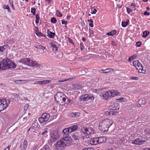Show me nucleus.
Returning a JSON list of instances; mask_svg holds the SVG:
<instances>
[{
	"instance_id": "11",
	"label": "nucleus",
	"mask_w": 150,
	"mask_h": 150,
	"mask_svg": "<svg viewBox=\"0 0 150 150\" xmlns=\"http://www.w3.org/2000/svg\"><path fill=\"white\" fill-rule=\"evenodd\" d=\"M51 138L54 141H55L60 137V135L57 130H53L51 133Z\"/></svg>"
},
{
	"instance_id": "56",
	"label": "nucleus",
	"mask_w": 150,
	"mask_h": 150,
	"mask_svg": "<svg viewBox=\"0 0 150 150\" xmlns=\"http://www.w3.org/2000/svg\"><path fill=\"white\" fill-rule=\"evenodd\" d=\"M144 14L145 16H149L150 15V13L148 12L147 11H145L144 12Z\"/></svg>"
},
{
	"instance_id": "36",
	"label": "nucleus",
	"mask_w": 150,
	"mask_h": 150,
	"mask_svg": "<svg viewBox=\"0 0 150 150\" xmlns=\"http://www.w3.org/2000/svg\"><path fill=\"white\" fill-rule=\"evenodd\" d=\"M35 17L36 18V20L35 21V23H36L37 24L39 23V20L40 19V17L39 15L38 14H37L36 15Z\"/></svg>"
},
{
	"instance_id": "41",
	"label": "nucleus",
	"mask_w": 150,
	"mask_h": 150,
	"mask_svg": "<svg viewBox=\"0 0 150 150\" xmlns=\"http://www.w3.org/2000/svg\"><path fill=\"white\" fill-rule=\"evenodd\" d=\"M31 11L33 15H35L36 9L35 8H32Z\"/></svg>"
},
{
	"instance_id": "9",
	"label": "nucleus",
	"mask_w": 150,
	"mask_h": 150,
	"mask_svg": "<svg viewBox=\"0 0 150 150\" xmlns=\"http://www.w3.org/2000/svg\"><path fill=\"white\" fill-rule=\"evenodd\" d=\"M94 97L91 94H86L81 96L80 97V99L81 101H86L90 99L94 100Z\"/></svg>"
},
{
	"instance_id": "59",
	"label": "nucleus",
	"mask_w": 150,
	"mask_h": 150,
	"mask_svg": "<svg viewBox=\"0 0 150 150\" xmlns=\"http://www.w3.org/2000/svg\"><path fill=\"white\" fill-rule=\"evenodd\" d=\"M28 106L27 105H25L24 107V110L25 111H26V110L28 109Z\"/></svg>"
},
{
	"instance_id": "13",
	"label": "nucleus",
	"mask_w": 150,
	"mask_h": 150,
	"mask_svg": "<svg viewBox=\"0 0 150 150\" xmlns=\"http://www.w3.org/2000/svg\"><path fill=\"white\" fill-rule=\"evenodd\" d=\"M60 139L63 141L64 143L66 144V146L69 145L71 142L72 139L68 136L63 137Z\"/></svg>"
},
{
	"instance_id": "1",
	"label": "nucleus",
	"mask_w": 150,
	"mask_h": 150,
	"mask_svg": "<svg viewBox=\"0 0 150 150\" xmlns=\"http://www.w3.org/2000/svg\"><path fill=\"white\" fill-rule=\"evenodd\" d=\"M16 67L14 62L8 58L4 59L0 62V70L13 69Z\"/></svg>"
},
{
	"instance_id": "27",
	"label": "nucleus",
	"mask_w": 150,
	"mask_h": 150,
	"mask_svg": "<svg viewBox=\"0 0 150 150\" xmlns=\"http://www.w3.org/2000/svg\"><path fill=\"white\" fill-rule=\"evenodd\" d=\"M149 34V32L148 31H145L143 33L142 37L143 38H146Z\"/></svg>"
},
{
	"instance_id": "15",
	"label": "nucleus",
	"mask_w": 150,
	"mask_h": 150,
	"mask_svg": "<svg viewBox=\"0 0 150 150\" xmlns=\"http://www.w3.org/2000/svg\"><path fill=\"white\" fill-rule=\"evenodd\" d=\"M145 141L143 140L141 138H137L134 140H133L132 143L135 144H141L144 142Z\"/></svg>"
},
{
	"instance_id": "35",
	"label": "nucleus",
	"mask_w": 150,
	"mask_h": 150,
	"mask_svg": "<svg viewBox=\"0 0 150 150\" xmlns=\"http://www.w3.org/2000/svg\"><path fill=\"white\" fill-rule=\"evenodd\" d=\"M105 73H107L111 71H114V70L112 68H107L105 69Z\"/></svg>"
},
{
	"instance_id": "61",
	"label": "nucleus",
	"mask_w": 150,
	"mask_h": 150,
	"mask_svg": "<svg viewBox=\"0 0 150 150\" xmlns=\"http://www.w3.org/2000/svg\"><path fill=\"white\" fill-rule=\"evenodd\" d=\"M68 79L62 80H59L58 81L59 82H64L67 81Z\"/></svg>"
},
{
	"instance_id": "33",
	"label": "nucleus",
	"mask_w": 150,
	"mask_h": 150,
	"mask_svg": "<svg viewBox=\"0 0 150 150\" xmlns=\"http://www.w3.org/2000/svg\"><path fill=\"white\" fill-rule=\"evenodd\" d=\"M117 7L118 8H120L122 7V4H120V1H117Z\"/></svg>"
},
{
	"instance_id": "8",
	"label": "nucleus",
	"mask_w": 150,
	"mask_h": 150,
	"mask_svg": "<svg viewBox=\"0 0 150 150\" xmlns=\"http://www.w3.org/2000/svg\"><path fill=\"white\" fill-rule=\"evenodd\" d=\"M50 117V115L47 113H43L41 117L39 118L38 120L41 123H44L47 121Z\"/></svg>"
},
{
	"instance_id": "52",
	"label": "nucleus",
	"mask_w": 150,
	"mask_h": 150,
	"mask_svg": "<svg viewBox=\"0 0 150 150\" xmlns=\"http://www.w3.org/2000/svg\"><path fill=\"white\" fill-rule=\"evenodd\" d=\"M130 78L133 80H137L138 79V78L137 77L134 76H131Z\"/></svg>"
},
{
	"instance_id": "53",
	"label": "nucleus",
	"mask_w": 150,
	"mask_h": 150,
	"mask_svg": "<svg viewBox=\"0 0 150 150\" xmlns=\"http://www.w3.org/2000/svg\"><path fill=\"white\" fill-rule=\"evenodd\" d=\"M111 44L113 46H116L117 45L116 43L113 41H111Z\"/></svg>"
},
{
	"instance_id": "5",
	"label": "nucleus",
	"mask_w": 150,
	"mask_h": 150,
	"mask_svg": "<svg viewBox=\"0 0 150 150\" xmlns=\"http://www.w3.org/2000/svg\"><path fill=\"white\" fill-rule=\"evenodd\" d=\"M81 130L82 132L86 135L87 138H89L90 136L93 134L94 133V129L91 127H83Z\"/></svg>"
},
{
	"instance_id": "24",
	"label": "nucleus",
	"mask_w": 150,
	"mask_h": 150,
	"mask_svg": "<svg viewBox=\"0 0 150 150\" xmlns=\"http://www.w3.org/2000/svg\"><path fill=\"white\" fill-rule=\"evenodd\" d=\"M80 113L77 112L75 113L72 112L71 114V115L72 117H77L79 116Z\"/></svg>"
},
{
	"instance_id": "42",
	"label": "nucleus",
	"mask_w": 150,
	"mask_h": 150,
	"mask_svg": "<svg viewBox=\"0 0 150 150\" xmlns=\"http://www.w3.org/2000/svg\"><path fill=\"white\" fill-rule=\"evenodd\" d=\"M5 49L3 46H0V54L2 53L4 50Z\"/></svg>"
},
{
	"instance_id": "43",
	"label": "nucleus",
	"mask_w": 150,
	"mask_h": 150,
	"mask_svg": "<svg viewBox=\"0 0 150 150\" xmlns=\"http://www.w3.org/2000/svg\"><path fill=\"white\" fill-rule=\"evenodd\" d=\"M51 21L52 23H56L57 20L54 17H52L51 18Z\"/></svg>"
},
{
	"instance_id": "20",
	"label": "nucleus",
	"mask_w": 150,
	"mask_h": 150,
	"mask_svg": "<svg viewBox=\"0 0 150 150\" xmlns=\"http://www.w3.org/2000/svg\"><path fill=\"white\" fill-rule=\"evenodd\" d=\"M70 128L69 127L65 128L64 129L63 131V132L66 135L68 134L69 133H70L71 132L70 131Z\"/></svg>"
},
{
	"instance_id": "22",
	"label": "nucleus",
	"mask_w": 150,
	"mask_h": 150,
	"mask_svg": "<svg viewBox=\"0 0 150 150\" xmlns=\"http://www.w3.org/2000/svg\"><path fill=\"white\" fill-rule=\"evenodd\" d=\"M118 112L116 111H111L110 112H106V114L107 115H114L117 113Z\"/></svg>"
},
{
	"instance_id": "23",
	"label": "nucleus",
	"mask_w": 150,
	"mask_h": 150,
	"mask_svg": "<svg viewBox=\"0 0 150 150\" xmlns=\"http://www.w3.org/2000/svg\"><path fill=\"white\" fill-rule=\"evenodd\" d=\"M138 103L139 105H144L146 103V101L144 98H142L139 100Z\"/></svg>"
},
{
	"instance_id": "38",
	"label": "nucleus",
	"mask_w": 150,
	"mask_h": 150,
	"mask_svg": "<svg viewBox=\"0 0 150 150\" xmlns=\"http://www.w3.org/2000/svg\"><path fill=\"white\" fill-rule=\"evenodd\" d=\"M18 81H23V83H26L28 81V80H18V81H15V82L16 83H18Z\"/></svg>"
},
{
	"instance_id": "49",
	"label": "nucleus",
	"mask_w": 150,
	"mask_h": 150,
	"mask_svg": "<svg viewBox=\"0 0 150 150\" xmlns=\"http://www.w3.org/2000/svg\"><path fill=\"white\" fill-rule=\"evenodd\" d=\"M62 21V24H65L66 25L67 23V21H65L64 20H62L61 21Z\"/></svg>"
},
{
	"instance_id": "31",
	"label": "nucleus",
	"mask_w": 150,
	"mask_h": 150,
	"mask_svg": "<svg viewBox=\"0 0 150 150\" xmlns=\"http://www.w3.org/2000/svg\"><path fill=\"white\" fill-rule=\"evenodd\" d=\"M51 47H52V50H55V51H57V50L58 48L57 47L56 45H55L54 44H52L51 45Z\"/></svg>"
},
{
	"instance_id": "45",
	"label": "nucleus",
	"mask_w": 150,
	"mask_h": 150,
	"mask_svg": "<svg viewBox=\"0 0 150 150\" xmlns=\"http://www.w3.org/2000/svg\"><path fill=\"white\" fill-rule=\"evenodd\" d=\"M47 132V131L46 130V129H45V130L42 132H40L39 133L40 135H43L45 134Z\"/></svg>"
},
{
	"instance_id": "28",
	"label": "nucleus",
	"mask_w": 150,
	"mask_h": 150,
	"mask_svg": "<svg viewBox=\"0 0 150 150\" xmlns=\"http://www.w3.org/2000/svg\"><path fill=\"white\" fill-rule=\"evenodd\" d=\"M88 22H89V25L91 27H93V21L92 19H88L87 20Z\"/></svg>"
},
{
	"instance_id": "2",
	"label": "nucleus",
	"mask_w": 150,
	"mask_h": 150,
	"mask_svg": "<svg viewBox=\"0 0 150 150\" xmlns=\"http://www.w3.org/2000/svg\"><path fill=\"white\" fill-rule=\"evenodd\" d=\"M112 121L109 119H106L102 120L99 123V128L101 131L103 132L108 131L109 127L112 125Z\"/></svg>"
},
{
	"instance_id": "37",
	"label": "nucleus",
	"mask_w": 150,
	"mask_h": 150,
	"mask_svg": "<svg viewBox=\"0 0 150 150\" xmlns=\"http://www.w3.org/2000/svg\"><path fill=\"white\" fill-rule=\"evenodd\" d=\"M72 137L74 140H75L76 141L79 140V139L78 136L75 134L72 135Z\"/></svg>"
},
{
	"instance_id": "46",
	"label": "nucleus",
	"mask_w": 150,
	"mask_h": 150,
	"mask_svg": "<svg viewBox=\"0 0 150 150\" xmlns=\"http://www.w3.org/2000/svg\"><path fill=\"white\" fill-rule=\"evenodd\" d=\"M126 9L128 13L129 14L133 10L130 8L127 7Z\"/></svg>"
},
{
	"instance_id": "48",
	"label": "nucleus",
	"mask_w": 150,
	"mask_h": 150,
	"mask_svg": "<svg viewBox=\"0 0 150 150\" xmlns=\"http://www.w3.org/2000/svg\"><path fill=\"white\" fill-rule=\"evenodd\" d=\"M33 127H34V126H33V125H32V126H31L28 129V131H32L34 132V130H33V129L35 130V129L33 128Z\"/></svg>"
},
{
	"instance_id": "63",
	"label": "nucleus",
	"mask_w": 150,
	"mask_h": 150,
	"mask_svg": "<svg viewBox=\"0 0 150 150\" xmlns=\"http://www.w3.org/2000/svg\"><path fill=\"white\" fill-rule=\"evenodd\" d=\"M105 69H101L100 70V72L101 73H105Z\"/></svg>"
},
{
	"instance_id": "44",
	"label": "nucleus",
	"mask_w": 150,
	"mask_h": 150,
	"mask_svg": "<svg viewBox=\"0 0 150 150\" xmlns=\"http://www.w3.org/2000/svg\"><path fill=\"white\" fill-rule=\"evenodd\" d=\"M40 150H50V149L49 146H47L45 147H43Z\"/></svg>"
},
{
	"instance_id": "17",
	"label": "nucleus",
	"mask_w": 150,
	"mask_h": 150,
	"mask_svg": "<svg viewBox=\"0 0 150 150\" xmlns=\"http://www.w3.org/2000/svg\"><path fill=\"white\" fill-rule=\"evenodd\" d=\"M90 143L93 145H96L98 144L97 137H95L91 139L90 140Z\"/></svg>"
},
{
	"instance_id": "7",
	"label": "nucleus",
	"mask_w": 150,
	"mask_h": 150,
	"mask_svg": "<svg viewBox=\"0 0 150 150\" xmlns=\"http://www.w3.org/2000/svg\"><path fill=\"white\" fill-rule=\"evenodd\" d=\"M133 65L135 67L136 69L138 70L139 73H144L146 71L145 70L143 69V68L142 64L138 61L136 60L133 62Z\"/></svg>"
},
{
	"instance_id": "50",
	"label": "nucleus",
	"mask_w": 150,
	"mask_h": 150,
	"mask_svg": "<svg viewBox=\"0 0 150 150\" xmlns=\"http://www.w3.org/2000/svg\"><path fill=\"white\" fill-rule=\"evenodd\" d=\"M136 44L137 47H140L142 44V43L139 41L137 42H136Z\"/></svg>"
},
{
	"instance_id": "51",
	"label": "nucleus",
	"mask_w": 150,
	"mask_h": 150,
	"mask_svg": "<svg viewBox=\"0 0 150 150\" xmlns=\"http://www.w3.org/2000/svg\"><path fill=\"white\" fill-rule=\"evenodd\" d=\"M131 7H132V8H134V10H135L136 9L135 6L136 5H135L133 3H132L130 5Z\"/></svg>"
},
{
	"instance_id": "26",
	"label": "nucleus",
	"mask_w": 150,
	"mask_h": 150,
	"mask_svg": "<svg viewBox=\"0 0 150 150\" xmlns=\"http://www.w3.org/2000/svg\"><path fill=\"white\" fill-rule=\"evenodd\" d=\"M129 21L127 19L126 21H122V26L123 27H125L126 26L129 24Z\"/></svg>"
},
{
	"instance_id": "29",
	"label": "nucleus",
	"mask_w": 150,
	"mask_h": 150,
	"mask_svg": "<svg viewBox=\"0 0 150 150\" xmlns=\"http://www.w3.org/2000/svg\"><path fill=\"white\" fill-rule=\"evenodd\" d=\"M3 8L4 9H7L8 12H11V10L8 5H4L3 6Z\"/></svg>"
},
{
	"instance_id": "32",
	"label": "nucleus",
	"mask_w": 150,
	"mask_h": 150,
	"mask_svg": "<svg viewBox=\"0 0 150 150\" xmlns=\"http://www.w3.org/2000/svg\"><path fill=\"white\" fill-rule=\"evenodd\" d=\"M23 148L24 149H26L27 146L28 145V142L26 140H25L23 143Z\"/></svg>"
},
{
	"instance_id": "58",
	"label": "nucleus",
	"mask_w": 150,
	"mask_h": 150,
	"mask_svg": "<svg viewBox=\"0 0 150 150\" xmlns=\"http://www.w3.org/2000/svg\"><path fill=\"white\" fill-rule=\"evenodd\" d=\"M82 150H94L92 148H85Z\"/></svg>"
},
{
	"instance_id": "55",
	"label": "nucleus",
	"mask_w": 150,
	"mask_h": 150,
	"mask_svg": "<svg viewBox=\"0 0 150 150\" xmlns=\"http://www.w3.org/2000/svg\"><path fill=\"white\" fill-rule=\"evenodd\" d=\"M11 147V145H9L8 146L5 148L4 150H10V148Z\"/></svg>"
},
{
	"instance_id": "30",
	"label": "nucleus",
	"mask_w": 150,
	"mask_h": 150,
	"mask_svg": "<svg viewBox=\"0 0 150 150\" xmlns=\"http://www.w3.org/2000/svg\"><path fill=\"white\" fill-rule=\"evenodd\" d=\"M144 133L146 136H149L150 134V129H147L144 130Z\"/></svg>"
},
{
	"instance_id": "39",
	"label": "nucleus",
	"mask_w": 150,
	"mask_h": 150,
	"mask_svg": "<svg viewBox=\"0 0 150 150\" xmlns=\"http://www.w3.org/2000/svg\"><path fill=\"white\" fill-rule=\"evenodd\" d=\"M57 15L58 17H61L62 16V14L58 10H57L56 12Z\"/></svg>"
},
{
	"instance_id": "62",
	"label": "nucleus",
	"mask_w": 150,
	"mask_h": 150,
	"mask_svg": "<svg viewBox=\"0 0 150 150\" xmlns=\"http://www.w3.org/2000/svg\"><path fill=\"white\" fill-rule=\"evenodd\" d=\"M71 16L68 15L67 16V20H69L71 18Z\"/></svg>"
},
{
	"instance_id": "34",
	"label": "nucleus",
	"mask_w": 150,
	"mask_h": 150,
	"mask_svg": "<svg viewBox=\"0 0 150 150\" xmlns=\"http://www.w3.org/2000/svg\"><path fill=\"white\" fill-rule=\"evenodd\" d=\"M36 35L38 36H44L45 37V35H44V34L41 32H39L38 31L36 33Z\"/></svg>"
},
{
	"instance_id": "10",
	"label": "nucleus",
	"mask_w": 150,
	"mask_h": 150,
	"mask_svg": "<svg viewBox=\"0 0 150 150\" xmlns=\"http://www.w3.org/2000/svg\"><path fill=\"white\" fill-rule=\"evenodd\" d=\"M67 146L61 139L58 141L56 144V147L57 149L59 150H62L65 149Z\"/></svg>"
},
{
	"instance_id": "18",
	"label": "nucleus",
	"mask_w": 150,
	"mask_h": 150,
	"mask_svg": "<svg viewBox=\"0 0 150 150\" xmlns=\"http://www.w3.org/2000/svg\"><path fill=\"white\" fill-rule=\"evenodd\" d=\"M98 142V144L102 143L105 142L106 140V138L104 136H101V137H97Z\"/></svg>"
},
{
	"instance_id": "4",
	"label": "nucleus",
	"mask_w": 150,
	"mask_h": 150,
	"mask_svg": "<svg viewBox=\"0 0 150 150\" xmlns=\"http://www.w3.org/2000/svg\"><path fill=\"white\" fill-rule=\"evenodd\" d=\"M19 62L23 64L32 67H40L41 66V65L37 63L36 62L33 61L28 58L22 59L20 60Z\"/></svg>"
},
{
	"instance_id": "54",
	"label": "nucleus",
	"mask_w": 150,
	"mask_h": 150,
	"mask_svg": "<svg viewBox=\"0 0 150 150\" xmlns=\"http://www.w3.org/2000/svg\"><path fill=\"white\" fill-rule=\"evenodd\" d=\"M111 32L112 33V36H113L116 33V31L115 30H114L111 31Z\"/></svg>"
},
{
	"instance_id": "40",
	"label": "nucleus",
	"mask_w": 150,
	"mask_h": 150,
	"mask_svg": "<svg viewBox=\"0 0 150 150\" xmlns=\"http://www.w3.org/2000/svg\"><path fill=\"white\" fill-rule=\"evenodd\" d=\"M51 81L49 80L42 81V84H46L47 83H51Z\"/></svg>"
},
{
	"instance_id": "16",
	"label": "nucleus",
	"mask_w": 150,
	"mask_h": 150,
	"mask_svg": "<svg viewBox=\"0 0 150 150\" xmlns=\"http://www.w3.org/2000/svg\"><path fill=\"white\" fill-rule=\"evenodd\" d=\"M109 94L110 95V97H113L117 96H119L120 95L119 92L116 90H109Z\"/></svg>"
},
{
	"instance_id": "64",
	"label": "nucleus",
	"mask_w": 150,
	"mask_h": 150,
	"mask_svg": "<svg viewBox=\"0 0 150 150\" xmlns=\"http://www.w3.org/2000/svg\"><path fill=\"white\" fill-rule=\"evenodd\" d=\"M42 47V45H38L37 47H35L37 49H41Z\"/></svg>"
},
{
	"instance_id": "14",
	"label": "nucleus",
	"mask_w": 150,
	"mask_h": 150,
	"mask_svg": "<svg viewBox=\"0 0 150 150\" xmlns=\"http://www.w3.org/2000/svg\"><path fill=\"white\" fill-rule=\"evenodd\" d=\"M108 108L110 110H117L119 108V105L117 103H114L113 104L110 105Z\"/></svg>"
},
{
	"instance_id": "21",
	"label": "nucleus",
	"mask_w": 150,
	"mask_h": 150,
	"mask_svg": "<svg viewBox=\"0 0 150 150\" xmlns=\"http://www.w3.org/2000/svg\"><path fill=\"white\" fill-rule=\"evenodd\" d=\"M78 127V126L76 125L72 126L69 127V128H70V131L71 132L73 131L76 130L77 129Z\"/></svg>"
},
{
	"instance_id": "6",
	"label": "nucleus",
	"mask_w": 150,
	"mask_h": 150,
	"mask_svg": "<svg viewBox=\"0 0 150 150\" xmlns=\"http://www.w3.org/2000/svg\"><path fill=\"white\" fill-rule=\"evenodd\" d=\"M10 100L3 99H0V111L6 109L9 105Z\"/></svg>"
},
{
	"instance_id": "19",
	"label": "nucleus",
	"mask_w": 150,
	"mask_h": 150,
	"mask_svg": "<svg viewBox=\"0 0 150 150\" xmlns=\"http://www.w3.org/2000/svg\"><path fill=\"white\" fill-rule=\"evenodd\" d=\"M47 33L48 37L52 38H54L55 35L54 33H52V32L50 31L49 29L47 30Z\"/></svg>"
},
{
	"instance_id": "47",
	"label": "nucleus",
	"mask_w": 150,
	"mask_h": 150,
	"mask_svg": "<svg viewBox=\"0 0 150 150\" xmlns=\"http://www.w3.org/2000/svg\"><path fill=\"white\" fill-rule=\"evenodd\" d=\"M81 50H82L84 48V45L82 43H81L80 44Z\"/></svg>"
},
{
	"instance_id": "25",
	"label": "nucleus",
	"mask_w": 150,
	"mask_h": 150,
	"mask_svg": "<svg viewBox=\"0 0 150 150\" xmlns=\"http://www.w3.org/2000/svg\"><path fill=\"white\" fill-rule=\"evenodd\" d=\"M137 57V55L136 54H134L131 57H129L128 61L129 62H130L132 60H133Z\"/></svg>"
},
{
	"instance_id": "12",
	"label": "nucleus",
	"mask_w": 150,
	"mask_h": 150,
	"mask_svg": "<svg viewBox=\"0 0 150 150\" xmlns=\"http://www.w3.org/2000/svg\"><path fill=\"white\" fill-rule=\"evenodd\" d=\"M109 91H105L101 93L100 96L101 98L105 100H108L109 98H110Z\"/></svg>"
},
{
	"instance_id": "3",
	"label": "nucleus",
	"mask_w": 150,
	"mask_h": 150,
	"mask_svg": "<svg viewBox=\"0 0 150 150\" xmlns=\"http://www.w3.org/2000/svg\"><path fill=\"white\" fill-rule=\"evenodd\" d=\"M54 98L58 104L62 105H64L66 103V99H67V101H70V100L65 96L64 95L63 93L60 92L57 93L54 96Z\"/></svg>"
},
{
	"instance_id": "60",
	"label": "nucleus",
	"mask_w": 150,
	"mask_h": 150,
	"mask_svg": "<svg viewBox=\"0 0 150 150\" xmlns=\"http://www.w3.org/2000/svg\"><path fill=\"white\" fill-rule=\"evenodd\" d=\"M68 39L69 40V42L70 43H74L73 42V41L72 40V39L70 38H68Z\"/></svg>"
},
{
	"instance_id": "57",
	"label": "nucleus",
	"mask_w": 150,
	"mask_h": 150,
	"mask_svg": "<svg viewBox=\"0 0 150 150\" xmlns=\"http://www.w3.org/2000/svg\"><path fill=\"white\" fill-rule=\"evenodd\" d=\"M97 11L96 10V9L95 8H94L93 11H92L91 12V13L92 14H95L96 13V12H97Z\"/></svg>"
}]
</instances>
